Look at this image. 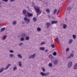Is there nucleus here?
Masks as SVG:
<instances>
[{
  "instance_id": "2f4dec72",
  "label": "nucleus",
  "mask_w": 77,
  "mask_h": 77,
  "mask_svg": "<svg viewBox=\"0 0 77 77\" xmlns=\"http://www.w3.org/2000/svg\"><path fill=\"white\" fill-rule=\"evenodd\" d=\"M67 10H69V11H71V7H67Z\"/></svg>"
},
{
  "instance_id": "f8f14e48",
  "label": "nucleus",
  "mask_w": 77,
  "mask_h": 77,
  "mask_svg": "<svg viewBox=\"0 0 77 77\" xmlns=\"http://www.w3.org/2000/svg\"><path fill=\"white\" fill-rule=\"evenodd\" d=\"M39 50H42V51H44L45 50V48L44 47H41L39 48Z\"/></svg>"
},
{
  "instance_id": "39448f33",
  "label": "nucleus",
  "mask_w": 77,
  "mask_h": 77,
  "mask_svg": "<svg viewBox=\"0 0 77 77\" xmlns=\"http://www.w3.org/2000/svg\"><path fill=\"white\" fill-rule=\"evenodd\" d=\"M36 55V53L33 54V55H31L29 57V59H34L35 57V55Z\"/></svg>"
},
{
  "instance_id": "f3484780",
  "label": "nucleus",
  "mask_w": 77,
  "mask_h": 77,
  "mask_svg": "<svg viewBox=\"0 0 77 77\" xmlns=\"http://www.w3.org/2000/svg\"><path fill=\"white\" fill-rule=\"evenodd\" d=\"M73 41L72 39H69V44H71L72 42Z\"/></svg>"
},
{
  "instance_id": "a211bd4d",
  "label": "nucleus",
  "mask_w": 77,
  "mask_h": 77,
  "mask_svg": "<svg viewBox=\"0 0 77 77\" xmlns=\"http://www.w3.org/2000/svg\"><path fill=\"white\" fill-rule=\"evenodd\" d=\"M6 38H7V36L6 35H5L2 38V40H5Z\"/></svg>"
},
{
  "instance_id": "ea45409f",
  "label": "nucleus",
  "mask_w": 77,
  "mask_h": 77,
  "mask_svg": "<svg viewBox=\"0 0 77 77\" xmlns=\"http://www.w3.org/2000/svg\"><path fill=\"white\" fill-rule=\"evenodd\" d=\"M70 56L72 57H74V54H73L71 53L70 54Z\"/></svg>"
},
{
  "instance_id": "c85d7f7f",
  "label": "nucleus",
  "mask_w": 77,
  "mask_h": 77,
  "mask_svg": "<svg viewBox=\"0 0 77 77\" xmlns=\"http://www.w3.org/2000/svg\"><path fill=\"white\" fill-rule=\"evenodd\" d=\"M72 36L74 39H75L76 38V35H73Z\"/></svg>"
},
{
  "instance_id": "603ef678",
  "label": "nucleus",
  "mask_w": 77,
  "mask_h": 77,
  "mask_svg": "<svg viewBox=\"0 0 77 77\" xmlns=\"http://www.w3.org/2000/svg\"><path fill=\"white\" fill-rule=\"evenodd\" d=\"M60 9H61V8H59V9H58V11H59V10H60Z\"/></svg>"
},
{
  "instance_id": "e433bc0d",
  "label": "nucleus",
  "mask_w": 77,
  "mask_h": 77,
  "mask_svg": "<svg viewBox=\"0 0 77 77\" xmlns=\"http://www.w3.org/2000/svg\"><path fill=\"white\" fill-rule=\"evenodd\" d=\"M49 66H50L51 67V66H53V64H52V63H49Z\"/></svg>"
},
{
  "instance_id": "6ab92c4d",
  "label": "nucleus",
  "mask_w": 77,
  "mask_h": 77,
  "mask_svg": "<svg viewBox=\"0 0 77 77\" xmlns=\"http://www.w3.org/2000/svg\"><path fill=\"white\" fill-rule=\"evenodd\" d=\"M77 69V63H76L74 66V69L75 70Z\"/></svg>"
},
{
  "instance_id": "9d476101",
  "label": "nucleus",
  "mask_w": 77,
  "mask_h": 77,
  "mask_svg": "<svg viewBox=\"0 0 77 77\" xmlns=\"http://www.w3.org/2000/svg\"><path fill=\"white\" fill-rule=\"evenodd\" d=\"M11 65V64H8L7 65V67L5 69V70H6V69H7L9 67V66H10Z\"/></svg>"
},
{
  "instance_id": "c756f323",
  "label": "nucleus",
  "mask_w": 77,
  "mask_h": 77,
  "mask_svg": "<svg viewBox=\"0 0 77 77\" xmlns=\"http://www.w3.org/2000/svg\"><path fill=\"white\" fill-rule=\"evenodd\" d=\"M57 10L56 9H55V10L54 11V15H55V14H56V12H57Z\"/></svg>"
},
{
  "instance_id": "0eeeda50",
  "label": "nucleus",
  "mask_w": 77,
  "mask_h": 77,
  "mask_svg": "<svg viewBox=\"0 0 77 77\" xmlns=\"http://www.w3.org/2000/svg\"><path fill=\"white\" fill-rule=\"evenodd\" d=\"M21 36V37H22V38H25V37L27 36V34L26 33H23L22 34Z\"/></svg>"
},
{
  "instance_id": "7ed1b4c3",
  "label": "nucleus",
  "mask_w": 77,
  "mask_h": 77,
  "mask_svg": "<svg viewBox=\"0 0 77 77\" xmlns=\"http://www.w3.org/2000/svg\"><path fill=\"white\" fill-rule=\"evenodd\" d=\"M40 74L42 76H47V75H48L50 73L49 72H47L46 73H45L43 72H40Z\"/></svg>"
},
{
  "instance_id": "2eb2a0df",
  "label": "nucleus",
  "mask_w": 77,
  "mask_h": 77,
  "mask_svg": "<svg viewBox=\"0 0 77 77\" xmlns=\"http://www.w3.org/2000/svg\"><path fill=\"white\" fill-rule=\"evenodd\" d=\"M46 11L47 13H48V14L50 13V9L48 8L46 10Z\"/></svg>"
},
{
  "instance_id": "3c124183",
  "label": "nucleus",
  "mask_w": 77,
  "mask_h": 77,
  "mask_svg": "<svg viewBox=\"0 0 77 77\" xmlns=\"http://www.w3.org/2000/svg\"><path fill=\"white\" fill-rule=\"evenodd\" d=\"M52 18L53 19V20H54V17L52 16Z\"/></svg>"
},
{
  "instance_id": "de8ad7c7",
  "label": "nucleus",
  "mask_w": 77,
  "mask_h": 77,
  "mask_svg": "<svg viewBox=\"0 0 77 77\" xmlns=\"http://www.w3.org/2000/svg\"><path fill=\"white\" fill-rule=\"evenodd\" d=\"M59 12H60V11H59V10H58V11H57V15H58V14Z\"/></svg>"
},
{
  "instance_id": "5fc2aeb1",
  "label": "nucleus",
  "mask_w": 77,
  "mask_h": 77,
  "mask_svg": "<svg viewBox=\"0 0 77 77\" xmlns=\"http://www.w3.org/2000/svg\"><path fill=\"white\" fill-rule=\"evenodd\" d=\"M25 16H26V17H27V15L26 14Z\"/></svg>"
},
{
  "instance_id": "f03ea898",
  "label": "nucleus",
  "mask_w": 77,
  "mask_h": 77,
  "mask_svg": "<svg viewBox=\"0 0 77 77\" xmlns=\"http://www.w3.org/2000/svg\"><path fill=\"white\" fill-rule=\"evenodd\" d=\"M34 8L36 12L37 15H39L42 13V11L40 10L39 8L38 7H35Z\"/></svg>"
},
{
  "instance_id": "5701e85b",
  "label": "nucleus",
  "mask_w": 77,
  "mask_h": 77,
  "mask_svg": "<svg viewBox=\"0 0 77 77\" xmlns=\"http://www.w3.org/2000/svg\"><path fill=\"white\" fill-rule=\"evenodd\" d=\"M17 57H19V58H20V59H22V56L21 54H18L17 56Z\"/></svg>"
},
{
  "instance_id": "6e6d98bb",
  "label": "nucleus",
  "mask_w": 77,
  "mask_h": 77,
  "mask_svg": "<svg viewBox=\"0 0 77 77\" xmlns=\"http://www.w3.org/2000/svg\"><path fill=\"white\" fill-rule=\"evenodd\" d=\"M1 2H0V5H1Z\"/></svg>"
},
{
  "instance_id": "8fccbe9b",
  "label": "nucleus",
  "mask_w": 77,
  "mask_h": 77,
  "mask_svg": "<svg viewBox=\"0 0 77 77\" xmlns=\"http://www.w3.org/2000/svg\"><path fill=\"white\" fill-rule=\"evenodd\" d=\"M24 23H25V21H23L22 22V24H24Z\"/></svg>"
},
{
  "instance_id": "c9c22d12",
  "label": "nucleus",
  "mask_w": 77,
  "mask_h": 77,
  "mask_svg": "<svg viewBox=\"0 0 77 77\" xmlns=\"http://www.w3.org/2000/svg\"><path fill=\"white\" fill-rule=\"evenodd\" d=\"M20 41H24V37H22L20 39Z\"/></svg>"
},
{
  "instance_id": "49530a36",
  "label": "nucleus",
  "mask_w": 77,
  "mask_h": 77,
  "mask_svg": "<svg viewBox=\"0 0 77 77\" xmlns=\"http://www.w3.org/2000/svg\"><path fill=\"white\" fill-rule=\"evenodd\" d=\"M48 16L49 18H51V17H50V15H48Z\"/></svg>"
},
{
  "instance_id": "cd10ccee",
  "label": "nucleus",
  "mask_w": 77,
  "mask_h": 77,
  "mask_svg": "<svg viewBox=\"0 0 77 77\" xmlns=\"http://www.w3.org/2000/svg\"><path fill=\"white\" fill-rule=\"evenodd\" d=\"M42 69L43 71V72H45V69L44 68V67H42Z\"/></svg>"
},
{
  "instance_id": "393cba45",
  "label": "nucleus",
  "mask_w": 77,
  "mask_h": 77,
  "mask_svg": "<svg viewBox=\"0 0 77 77\" xmlns=\"http://www.w3.org/2000/svg\"><path fill=\"white\" fill-rule=\"evenodd\" d=\"M13 24L14 25H16L17 24V22L16 21L13 22Z\"/></svg>"
},
{
  "instance_id": "4d7b16f0",
  "label": "nucleus",
  "mask_w": 77,
  "mask_h": 77,
  "mask_svg": "<svg viewBox=\"0 0 77 77\" xmlns=\"http://www.w3.org/2000/svg\"><path fill=\"white\" fill-rule=\"evenodd\" d=\"M65 20H66V18H65Z\"/></svg>"
},
{
  "instance_id": "bb28decb",
  "label": "nucleus",
  "mask_w": 77,
  "mask_h": 77,
  "mask_svg": "<svg viewBox=\"0 0 77 77\" xmlns=\"http://www.w3.org/2000/svg\"><path fill=\"white\" fill-rule=\"evenodd\" d=\"M37 30H38V32H39L41 31V28L38 27L37 28Z\"/></svg>"
},
{
  "instance_id": "a18cd8bd",
  "label": "nucleus",
  "mask_w": 77,
  "mask_h": 77,
  "mask_svg": "<svg viewBox=\"0 0 77 77\" xmlns=\"http://www.w3.org/2000/svg\"><path fill=\"white\" fill-rule=\"evenodd\" d=\"M71 57V56H69L68 57H67V59H70Z\"/></svg>"
},
{
  "instance_id": "79ce46f5",
  "label": "nucleus",
  "mask_w": 77,
  "mask_h": 77,
  "mask_svg": "<svg viewBox=\"0 0 77 77\" xmlns=\"http://www.w3.org/2000/svg\"><path fill=\"white\" fill-rule=\"evenodd\" d=\"M48 51V49H46L45 50V53H47V52Z\"/></svg>"
},
{
  "instance_id": "20e7f679",
  "label": "nucleus",
  "mask_w": 77,
  "mask_h": 77,
  "mask_svg": "<svg viewBox=\"0 0 77 77\" xmlns=\"http://www.w3.org/2000/svg\"><path fill=\"white\" fill-rule=\"evenodd\" d=\"M24 20L26 23V24H28V23H30V19H28L26 17H24Z\"/></svg>"
},
{
  "instance_id": "aec40b11",
  "label": "nucleus",
  "mask_w": 77,
  "mask_h": 77,
  "mask_svg": "<svg viewBox=\"0 0 77 77\" xmlns=\"http://www.w3.org/2000/svg\"><path fill=\"white\" fill-rule=\"evenodd\" d=\"M46 25L48 27H50V25H51V24L50 23H46Z\"/></svg>"
},
{
  "instance_id": "473e14b6",
  "label": "nucleus",
  "mask_w": 77,
  "mask_h": 77,
  "mask_svg": "<svg viewBox=\"0 0 77 77\" xmlns=\"http://www.w3.org/2000/svg\"><path fill=\"white\" fill-rule=\"evenodd\" d=\"M53 54L54 56H56V55H57V53L56 52H54L53 53Z\"/></svg>"
},
{
  "instance_id": "7c9ffc66",
  "label": "nucleus",
  "mask_w": 77,
  "mask_h": 77,
  "mask_svg": "<svg viewBox=\"0 0 77 77\" xmlns=\"http://www.w3.org/2000/svg\"><path fill=\"white\" fill-rule=\"evenodd\" d=\"M16 69H17V66H15L14 67L13 71H15Z\"/></svg>"
},
{
  "instance_id": "a19ab883",
  "label": "nucleus",
  "mask_w": 77,
  "mask_h": 77,
  "mask_svg": "<svg viewBox=\"0 0 77 77\" xmlns=\"http://www.w3.org/2000/svg\"><path fill=\"white\" fill-rule=\"evenodd\" d=\"M2 1L5 2H8V0H2Z\"/></svg>"
},
{
  "instance_id": "dca6fc26",
  "label": "nucleus",
  "mask_w": 77,
  "mask_h": 77,
  "mask_svg": "<svg viewBox=\"0 0 77 77\" xmlns=\"http://www.w3.org/2000/svg\"><path fill=\"white\" fill-rule=\"evenodd\" d=\"M22 63V62H21V61H20L18 62V64L19 66H22V64H21Z\"/></svg>"
},
{
  "instance_id": "4468645a",
  "label": "nucleus",
  "mask_w": 77,
  "mask_h": 77,
  "mask_svg": "<svg viewBox=\"0 0 77 77\" xmlns=\"http://www.w3.org/2000/svg\"><path fill=\"white\" fill-rule=\"evenodd\" d=\"M4 69H5V68H4L2 67L0 69V73L4 71Z\"/></svg>"
},
{
  "instance_id": "09e8293b",
  "label": "nucleus",
  "mask_w": 77,
  "mask_h": 77,
  "mask_svg": "<svg viewBox=\"0 0 77 77\" xmlns=\"http://www.w3.org/2000/svg\"><path fill=\"white\" fill-rule=\"evenodd\" d=\"M15 0H10V2H14V1H15Z\"/></svg>"
},
{
  "instance_id": "864d4df0",
  "label": "nucleus",
  "mask_w": 77,
  "mask_h": 77,
  "mask_svg": "<svg viewBox=\"0 0 77 77\" xmlns=\"http://www.w3.org/2000/svg\"><path fill=\"white\" fill-rule=\"evenodd\" d=\"M49 26H47V29H48V28H49Z\"/></svg>"
},
{
  "instance_id": "c03bdc74",
  "label": "nucleus",
  "mask_w": 77,
  "mask_h": 77,
  "mask_svg": "<svg viewBox=\"0 0 77 77\" xmlns=\"http://www.w3.org/2000/svg\"><path fill=\"white\" fill-rule=\"evenodd\" d=\"M43 44H45V42H42L40 44V45H43Z\"/></svg>"
},
{
  "instance_id": "58836bf2",
  "label": "nucleus",
  "mask_w": 77,
  "mask_h": 77,
  "mask_svg": "<svg viewBox=\"0 0 77 77\" xmlns=\"http://www.w3.org/2000/svg\"><path fill=\"white\" fill-rule=\"evenodd\" d=\"M13 56H14V55L13 54H10L9 55V56L10 57H13Z\"/></svg>"
},
{
  "instance_id": "ddd939ff",
  "label": "nucleus",
  "mask_w": 77,
  "mask_h": 77,
  "mask_svg": "<svg viewBox=\"0 0 77 77\" xmlns=\"http://www.w3.org/2000/svg\"><path fill=\"white\" fill-rule=\"evenodd\" d=\"M66 27H67V25L66 24H64L63 25V28L64 29H66Z\"/></svg>"
},
{
  "instance_id": "412c9836",
  "label": "nucleus",
  "mask_w": 77,
  "mask_h": 77,
  "mask_svg": "<svg viewBox=\"0 0 77 77\" xmlns=\"http://www.w3.org/2000/svg\"><path fill=\"white\" fill-rule=\"evenodd\" d=\"M25 39L26 41H28V40H29L30 39V38H29V36H27L25 38Z\"/></svg>"
},
{
  "instance_id": "b1692460",
  "label": "nucleus",
  "mask_w": 77,
  "mask_h": 77,
  "mask_svg": "<svg viewBox=\"0 0 77 77\" xmlns=\"http://www.w3.org/2000/svg\"><path fill=\"white\" fill-rule=\"evenodd\" d=\"M33 21L34 22H35V21L37 20V19H36V18L35 17H34L33 18Z\"/></svg>"
},
{
  "instance_id": "a878e982",
  "label": "nucleus",
  "mask_w": 77,
  "mask_h": 77,
  "mask_svg": "<svg viewBox=\"0 0 77 77\" xmlns=\"http://www.w3.org/2000/svg\"><path fill=\"white\" fill-rule=\"evenodd\" d=\"M56 41L57 42L59 43V38H56Z\"/></svg>"
},
{
  "instance_id": "1a4fd4ad",
  "label": "nucleus",
  "mask_w": 77,
  "mask_h": 77,
  "mask_svg": "<svg viewBox=\"0 0 77 77\" xmlns=\"http://www.w3.org/2000/svg\"><path fill=\"white\" fill-rule=\"evenodd\" d=\"M58 21H57L55 20V21H51V24H56V23H57Z\"/></svg>"
},
{
  "instance_id": "9b49d317",
  "label": "nucleus",
  "mask_w": 77,
  "mask_h": 77,
  "mask_svg": "<svg viewBox=\"0 0 77 77\" xmlns=\"http://www.w3.org/2000/svg\"><path fill=\"white\" fill-rule=\"evenodd\" d=\"M5 29H6V28L5 27L2 28L1 30V32H4L5 30Z\"/></svg>"
},
{
  "instance_id": "13d9d810",
  "label": "nucleus",
  "mask_w": 77,
  "mask_h": 77,
  "mask_svg": "<svg viewBox=\"0 0 77 77\" xmlns=\"http://www.w3.org/2000/svg\"><path fill=\"white\" fill-rule=\"evenodd\" d=\"M52 77H53V76H52Z\"/></svg>"
},
{
  "instance_id": "37998d69",
  "label": "nucleus",
  "mask_w": 77,
  "mask_h": 77,
  "mask_svg": "<svg viewBox=\"0 0 77 77\" xmlns=\"http://www.w3.org/2000/svg\"><path fill=\"white\" fill-rule=\"evenodd\" d=\"M9 51L10 53H14V51H13L12 50H10Z\"/></svg>"
},
{
  "instance_id": "423d86ee",
  "label": "nucleus",
  "mask_w": 77,
  "mask_h": 77,
  "mask_svg": "<svg viewBox=\"0 0 77 77\" xmlns=\"http://www.w3.org/2000/svg\"><path fill=\"white\" fill-rule=\"evenodd\" d=\"M72 62L71 61L69 63L68 65V68H71L72 66Z\"/></svg>"
},
{
  "instance_id": "f704fd0d",
  "label": "nucleus",
  "mask_w": 77,
  "mask_h": 77,
  "mask_svg": "<svg viewBox=\"0 0 77 77\" xmlns=\"http://www.w3.org/2000/svg\"><path fill=\"white\" fill-rule=\"evenodd\" d=\"M69 50V48H68L66 49V52H68Z\"/></svg>"
},
{
  "instance_id": "72a5a7b5",
  "label": "nucleus",
  "mask_w": 77,
  "mask_h": 77,
  "mask_svg": "<svg viewBox=\"0 0 77 77\" xmlns=\"http://www.w3.org/2000/svg\"><path fill=\"white\" fill-rule=\"evenodd\" d=\"M23 45V43H20L19 44V46H22V45Z\"/></svg>"
},
{
  "instance_id": "4be33fe9",
  "label": "nucleus",
  "mask_w": 77,
  "mask_h": 77,
  "mask_svg": "<svg viewBox=\"0 0 77 77\" xmlns=\"http://www.w3.org/2000/svg\"><path fill=\"white\" fill-rule=\"evenodd\" d=\"M26 12L27 11H26V10H24L23 11V14H26Z\"/></svg>"
},
{
  "instance_id": "6e6552de",
  "label": "nucleus",
  "mask_w": 77,
  "mask_h": 77,
  "mask_svg": "<svg viewBox=\"0 0 77 77\" xmlns=\"http://www.w3.org/2000/svg\"><path fill=\"white\" fill-rule=\"evenodd\" d=\"M27 15L29 17H32L33 16V14H31L29 12L27 13Z\"/></svg>"
},
{
  "instance_id": "f257e3e1",
  "label": "nucleus",
  "mask_w": 77,
  "mask_h": 77,
  "mask_svg": "<svg viewBox=\"0 0 77 77\" xmlns=\"http://www.w3.org/2000/svg\"><path fill=\"white\" fill-rule=\"evenodd\" d=\"M48 57L51 62L53 63L54 65H56L58 64V63H59V61H58V60L57 59H54V57L52 56V55L51 54L49 55Z\"/></svg>"
},
{
  "instance_id": "4c0bfd02",
  "label": "nucleus",
  "mask_w": 77,
  "mask_h": 77,
  "mask_svg": "<svg viewBox=\"0 0 77 77\" xmlns=\"http://www.w3.org/2000/svg\"><path fill=\"white\" fill-rule=\"evenodd\" d=\"M51 46L53 48H54V44H51Z\"/></svg>"
}]
</instances>
